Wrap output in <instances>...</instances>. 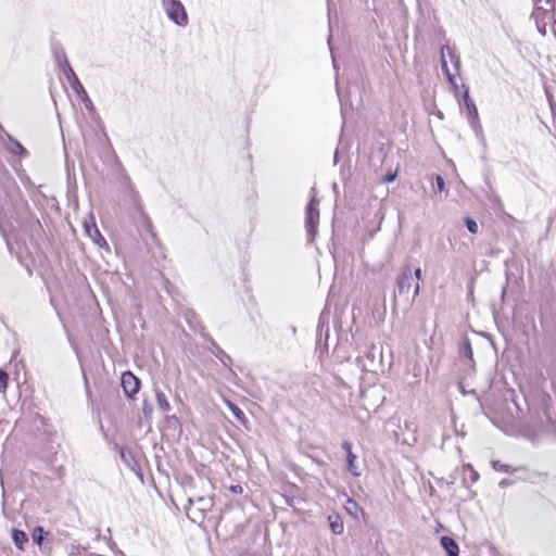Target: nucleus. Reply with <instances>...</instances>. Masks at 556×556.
I'll return each instance as SVG.
<instances>
[{
  "label": "nucleus",
  "mask_w": 556,
  "mask_h": 556,
  "mask_svg": "<svg viewBox=\"0 0 556 556\" xmlns=\"http://www.w3.org/2000/svg\"><path fill=\"white\" fill-rule=\"evenodd\" d=\"M523 401L527 406V415L523 414L517 399H513L517 416H513L508 421L509 431L511 433L522 430L556 433V409L552 405L551 395L542 390H535L529 396L523 395Z\"/></svg>",
  "instance_id": "f257e3e1"
},
{
  "label": "nucleus",
  "mask_w": 556,
  "mask_h": 556,
  "mask_svg": "<svg viewBox=\"0 0 556 556\" xmlns=\"http://www.w3.org/2000/svg\"><path fill=\"white\" fill-rule=\"evenodd\" d=\"M161 5L170 22L179 27L189 23L187 10L180 0H161Z\"/></svg>",
  "instance_id": "f03ea898"
},
{
  "label": "nucleus",
  "mask_w": 556,
  "mask_h": 556,
  "mask_svg": "<svg viewBox=\"0 0 556 556\" xmlns=\"http://www.w3.org/2000/svg\"><path fill=\"white\" fill-rule=\"evenodd\" d=\"M311 191H312L313 195H312L311 201L308 202L306 210H305V227H306L309 240H313L317 233V227H318V222H319V211H318L319 201L316 199L315 188H312Z\"/></svg>",
  "instance_id": "7ed1b4c3"
},
{
  "label": "nucleus",
  "mask_w": 556,
  "mask_h": 556,
  "mask_svg": "<svg viewBox=\"0 0 556 556\" xmlns=\"http://www.w3.org/2000/svg\"><path fill=\"white\" fill-rule=\"evenodd\" d=\"M130 201L134 207V218L136 222L141 225L149 233H151L152 238H155V233L153 232V225L148 216V214L143 210V205L140 202V198L137 191L134 189L130 190Z\"/></svg>",
  "instance_id": "20e7f679"
},
{
  "label": "nucleus",
  "mask_w": 556,
  "mask_h": 556,
  "mask_svg": "<svg viewBox=\"0 0 556 556\" xmlns=\"http://www.w3.org/2000/svg\"><path fill=\"white\" fill-rule=\"evenodd\" d=\"M446 55L450 58L451 62L454 64V67L456 70L457 74H459L460 60H459V58L454 53V51L448 46H443L441 48V67H442V71L446 75L448 81L454 87H456L455 75L451 74V72H450V70L447 67V62H446V59H445Z\"/></svg>",
  "instance_id": "39448f33"
},
{
  "label": "nucleus",
  "mask_w": 556,
  "mask_h": 556,
  "mask_svg": "<svg viewBox=\"0 0 556 556\" xmlns=\"http://www.w3.org/2000/svg\"><path fill=\"white\" fill-rule=\"evenodd\" d=\"M414 278L413 271L408 265L401 268V273L396 278V290L399 295H404L409 292L413 287Z\"/></svg>",
  "instance_id": "423d86ee"
},
{
  "label": "nucleus",
  "mask_w": 556,
  "mask_h": 556,
  "mask_svg": "<svg viewBox=\"0 0 556 556\" xmlns=\"http://www.w3.org/2000/svg\"><path fill=\"white\" fill-rule=\"evenodd\" d=\"M121 383L128 397H134L139 392L140 380L131 371H125L122 375Z\"/></svg>",
  "instance_id": "0eeeda50"
},
{
  "label": "nucleus",
  "mask_w": 556,
  "mask_h": 556,
  "mask_svg": "<svg viewBox=\"0 0 556 556\" xmlns=\"http://www.w3.org/2000/svg\"><path fill=\"white\" fill-rule=\"evenodd\" d=\"M463 99H464V103H465L467 112H468L469 122H470L471 127L476 131L480 130L481 126H480V122H479L478 110H477L475 102L472 101V99L469 96L468 88L465 89Z\"/></svg>",
  "instance_id": "6e6552de"
},
{
  "label": "nucleus",
  "mask_w": 556,
  "mask_h": 556,
  "mask_svg": "<svg viewBox=\"0 0 556 556\" xmlns=\"http://www.w3.org/2000/svg\"><path fill=\"white\" fill-rule=\"evenodd\" d=\"M64 75L71 85L72 89L78 94V96H86V91L84 89V86L80 84L78 77L76 76L74 70L72 68L71 64H66V68L63 70Z\"/></svg>",
  "instance_id": "1a4fd4ad"
},
{
  "label": "nucleus",
  "mask_w": 556,
  "mask_h": 556,
  "mask_svg": "<svg viewBox=\"0 0 556 556\" xmlns=\"http://www.w3.org/2000/svg\"><path fill=\"white\" fill-rule=\"evenodd\" d=\"M85 229L88 237L100 248H109L105 239L100 233L97 225L92 222L91 224H88L85 222Z\"/></svg>",
  "instance_id": "9d476101"
},
{
  "label": "nucleus",
  "mask_w": 556,
  "mask_h": 556,
  "mask_svg": "<svg viewBox=\"0 0 556 556\" xmlns=\"http://www.w3.org/2000/svg\"><path fill=\"white\" fill-rule=\"evenodd\" d=\"M329 528L336 535H340L344 531V523L342 517L338 513H332L328 516Z\"/></svg>",
  "instance_id": "9b49d317"
},
{
  "label": "nucleus",
  "mask_w": 556,
  "mask_h": 556,
  "mask_svg": "<svg viewBox=\"0 0 556 556\" xmlns=\"http://www.w3.org/2000/svg\"><path fill=\"white\" fill-rule=\"evenodd\" d=\"M441 546L445 551L447 556H458L459 547L456 541L451 536L441 538Z\"/></svg>",
  "instance_id": "f8f14e48"
},
{
  "label": "nucleus",
  "mask_w": 556,
  "mask_h": 556,
  "mask_svg": "<svg viewBox=\"0 0 556 556\" xmlns=\"http://www.w3.org/2000/svg\"><path fill=\"white\" fill-rule=\"evenodd\" d=\"M119 455L123 463L130 468L132 471L139 470L138 463L132 454V452L127 447H121Z\"/></svg>",
  "instance_id": "ddd939ff"
},
{
  "label": "nucleus",
  "mask_w": 556,
  "mask_h": 556,
  "mask_svg": "<svg viewBox=\"0 0 556 556\" xmlns=\"http://www.w3.org/2000/svg\"><path fill=\"white\" fill-rule=\"evenodd\" d=\"M52 51H53V55H54V59L58 62V64L63 70L66 68V64H70V62L67 60L64 48L60 43H53Z\"/></svg>",
  "instance_id": "4468645a"
},
{
  "label": "nucleus",
  "mask_w": 556,
  "mask_h": 556,
  "mask_svg": "<svg viewBox=\"0 0 556 556\" xmlns=\"http://www.w3.org/2000/svg\"><path fill=\"white\" fill-rule=\"evenodd\" d=\"M344 508L349 515H351L353 518L357 519L359 515H364L363 508L358 505L356 501H354L351 497L346 498Z\"/></svg>",
  "instance_id": "2eb2a0df"
},
{
  "label": "nucleus",
  "mask_w": 556,
  "mask_h": 556,
  "mask_svg": "<svg viewBox=\"0 0 556 556\" xmlns=\"http://www.w3.org/2000/svg\"><path fill=\"white\" fill-rule=\"evenodd\" d=\"M190 505H197L200 511L210 510L213 506V501L210 497L199 496L197 498L190 497L188 500Z\"/></svg>",
  "instance_id": "dca6fc26"
},
{
  "label": "nucleus",
  "mask_w": 556,
  "mask_h": 556,
  "mask_svg": "<svg viewBox=\"0 0 556 556\" xmlns=\"http://www.w3.org/2000/svg\"><path fill=\"white\" fill-rule=\"evenodd\" d=\"M11 536H12V541L15 544V546L18 549L23 551L24 549V544L28 542L27 534L24 531H22V530L13 529Z\"/></svg>",
  "instance_id": "f3484780"
},
{
  "label": "nucleus",
  "mask_w": 556,
  "mask_h": 556,
  "mask_svg": "<svg viewBox=\"0 0 556 556\" xmlns=\"http://www.w3.org/2000/svg\"><path fill=\"white\" fill-rule=\"evenodd\" d=\"M155 401H156V405L157 407L166 413V412H169L170 410V404L165 395V393L161 390H155Z\"/></svg>",
  "instance_id": "a211bd4d"
},
{
  "label": "nucleus",
  "mask_w": 556,
  "mask_h": 556,
  "mask_svg": "<svg viewBox=\"0 0 556 556\" xmlns=\"http://www.w3.org/2000/svg\"><path fill=\"white\" fill-rule=\"evenodd\" d=\"M9 144H8V149L10 150V152H12L13 154H16V155H24L26 154V150L25 148L15 139L11 138L9 135Z\"/></svg>",
  "instance_id": "6ab92c4d"
},
{
  "label": "nucleus",
  "mask_w": 556,
  "mask_h": 556,
  "mask_svg": "<svg viewBox=\"0 0 556 556\" xmlns=\"http://www.w3.org/2000/svg\"><path fill=\"white\" fill-rule=\"evenodd\" d=\"M356 458L357 456L353 453V454H350V455H346V465H348V470L352 473V476L354 477H358L361 476V472L358 471V467L356 466L355 462H356Z\"/></svg>",
  "instance_id": "aec40b11"
},
{
  "label": "nucleus",
  "mask_w": 556,
  "mask_h": 556,
  "mask_svg": "<svg viewBox=\"0 0 556 556\" xmlns=\"http://www.w3.org/2000/svg\"><path fill=\"white\" fill-rule=\"evenodd\" d=\"M413 278L416 279V283L414 286V293H413V301H414L419 295V292H420L419 281L422 278V273H421L420 268L415 269V271L413 273Z\"/></svg>",
  "instance_id": "412c9836"
},
{
  "label": "nucleus",
  "mask_w": 556,
  "mask_h": 556,
  "mask_svg": "<svg viewBox=\"0 0 556 556\" xmlns=\"http://www.w3.org/2000/svg\"><path fill=\"white\" fill-rule=\"evenodd\" d=\"M227 406L238 421L244 420V413L236 404L227 402Z\"/></svg>",
  "instance_id": "4be33fe9"
},
{
  "label": "nucleus",
  "mask_w": 556,
  "mask_h": 556,
  "mask_svg": "<svg viewBox=\"0 0 556 556\" xmlns=\"http://www.w3.org/2000/svg\"><path fill=\"white\" fill-rule=\"evenodd\" d=\"M45 531L41 527H36L33 532V540L36 544L41 545Z\"/></svg>",
  "instance_id": "5701e85b"
},
{
  "label": "nucleus",
  "mask_w": 556,
  "mask_h": 556,
  "mask_svg": "<svg viewBox=\"0 0 556 556\" xmlns=\"http://www.w3.org/2000/svg\"><path fill=\"white\" fill-rule=\"evenodd\" d=\"M465 225L470 233H477L479 230V226L475 219L471 217L465 218Z\"/></svg>",
  "instance_id": "b1692460"
},
{
  "label": "nucleus",
  "mask_w": 556,
  "mask_h": 556,
  "mask_svg": "<svg viewBox=\"0 0 556 556\" xmlns=\"http://www.w3.org/2000/svg\"><path fill=\"white\" fill-rule=\"evenodd\" d=\"M9 376L7 371L0 369V393H4L8 387Z\"/></svg>",
  "instance_id": "393cba45"
},
{
  "label": "nucleus",
  "mask_w": 556,
  "mask_h": 556,
  "mask_svg": "<svg viewBox=\"0 0 556 556\" xmlns=\"http://www.w3.org/2000/svg\"><path fill=\"white\" fill-rule=\"evenodd\" d=\"M492 467H493L494 470L502 471V472H508L510 470V466L509 465L502 464L500 460H493L492 462Z\"/></svg>",
  "instance_id": "a878e982"
},
{
  "label": "nucleus",
  "mask_w": 556,
  "mask_h": 556,
  "mask_svg": "<svg viewBox=\"0 0 556 556\" xmlns=\"http://www.w3.org/2000/svg\"><path fill=\"white\" fill-rule=\"evenodd\" d=\"M397 177V172H393V173H388L383 178H382V182H392L396 179Z\"/></svg>",
  "instance_id": "bb28decb"
},
{
  "label": "nucleus",
  "mask_w": 556,
  "mask_h": 556,
  "mask_svg": "<svg viewBox=\"0 0 556 556\" xmlns=\"http://www.w3.org/2000/svg\"><path fill=\"white\" fill-rule=\"evenodd\" d=\"M435 182H437L438 191L442 192L444 190V186H445L443 177L438 175L437 178H435Z\"/></svg>",
  "instance_id": "cd10ccee"
},
{
  "label": "nucleus",
  "mask_w": 556,
  "mask_h": 556,
  "mask_svg": "<svg viewBox=\"0 0 556 556\" xmlns=\"http://www.w3.org/2000/svg\"><path fill=\"white\" fill-rule=\"evenodd\" d=\"M463 351H464V354H465L467 357H469V358H471V357H472V349H471V345H470V343H469L468 341H466V342L464 343Z\"/></svg>",
  "instance_id": "c85d7f7f"
},
{
  "label": "nucleus",
  "mask_w": 556,
  "mask_h": 556,
  "mask_svg": "<svg viewBox=\"0 0 556 556\" xmlns=\"http://www.w3.org/2000/svg\"><path fill=\"white\" fill-rule=\"evenodd\" d=\"M466 468L470 470V481L475 483L479 479V473L470 465H467Z\"/></svg>",
  "instance_id": "c756f323"
},
{
  "label": "nucleus",
  "mask_w": 556,
  "mask_h": 556,
  "mask_svg": "<svg viewBox=\"0 0 556 556\" xmlns=\"http://www.w3.org/2000/svg\"><path fill=\"white\" fill-rule=\"evenodd\" d=\"M342 448L346 452V455L353 454L352 452V444L349 441H344L342 443Z\"/></svg>",
  "instance_id": "7c9ffc66"
},
{
  "label": "nucleus",
  "mask_w": 556,
  "mask_h": 556,
  "mask_svg": "<svg viewBox=\"0 0 556 556\" xmlns=\"http://www.w3.org/2000/svg\"><path fill=\"white\" fill-rule=\"evenodd\" d=\"M81 97H83V102H84L86 109H88V110L92 109L93 105H92V102L89 99L88 94L86 93V96H81Z\"/></svg>",
  "instance_id": "2f4dec72"
},
{
  "label": "nucleus",
  "mask_w": 556,
  "mask_h": 556,
  "mask_svg": "<svg viewBox=\"0 0 556 556\" xmlns=\"http://www.w3.org/2000/svg\"><path fill=\"white\" fill-rule=\"evenodd\" d=\"M511 484H513V481H511V480H509V479H503V480H501V481H500V483H498V485H500L501 488H506V486L511 485Z\"/></svg>",
  "instance_id": "473e14b6"
},
{
  "label": "nucleus",
  "mask_w": 556,
  "mask_h": 556,
  "mask_svg": "<svg viewBox=\"0 0 556 556\" xmlns=\"http://www.w3.org/2000/svg\"><path fill=\"white\" fill-rule=\"evenodd\" d=\"M143 413L147 415V414H151L152 413V407L151 406H148L147 403L144 404V407H143Z\"/></svg>",
  "instance_id": "72a5a7b5"
},
{
  "label": "nucleus",
  "mask_w": 556,
  "mask_h": 556,
  "mask_svg": "<svg viewBox=\"0 0 556 556\" xmlns=\"http://www.w3.org/2000/svg\"><path fill=\"white\" fill-rule=\"evenodd\" d=\"M169 419H173V420L177 421L176 416H172V417H169Z\"/></svg>",
  "instance_id": "f704fd0d"
}]
</instances>
